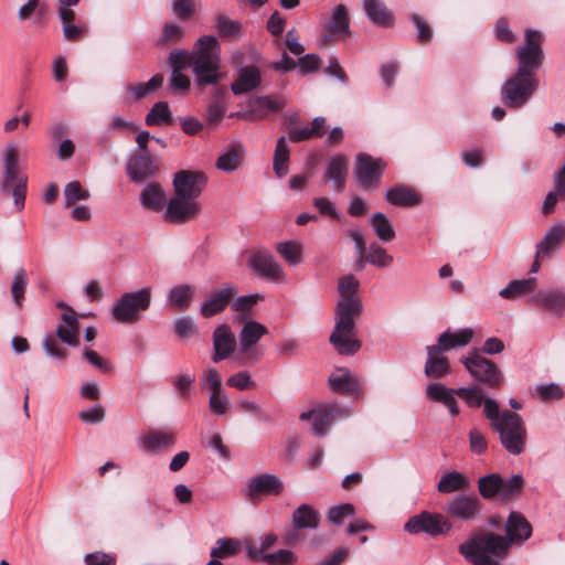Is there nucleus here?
I'll list each match as a JSON object with an SVG mask.
<instances>
[{"mask_svg": "<svg viewBox=\"0 0 565 565\" xmlns=\"http://www.w3.org/2000/svg\"><path fill=\"white\" fill-rule=\"evenodd\" d=\"M505 535L478 533L459 545L458 552L473 565H501L513 544H521L532 535L525 516L512 511L504 525Z\"/></svg>", "mask_w": 565, "mask_h": 565, "instance_id": "obj_1", "label": "nucleus"}, {"mask_svg": "<svg viewBox=\"0 0 565 565\" xmlns=\"http://www.w3.org/2000/svg\"><path fill=\"white\" fill-rule=\"evenodd\" d=\"M543 35L534 29H526L524 43L516 51V72L503 84L501 94L507 106L521 108L533 96L539 86L536 71L544 62Z\"/></svg>", "mask_w": 565, "mask_h": 565, "instance_id": "obj_2", "label": "nucleus"}, {"mask_svg": "<svg viewBox=\"0 0 565 565\" xmlns=\"http://www.w3.org/2000/svg\"><path fill=\"white\" fill-rule=\"evenodd\" d=\"M359 280L353 275L339 279L340 299L334 311V327L329 341L341 355H353L361 349L355 321L363 312V303L358 295Z\"/></svg>", "mask_w": 565, "mask_h": 565, "instance_id": "obj_3", "label": "nucleus"}, {"mask_svg": "<svg viewBox=\"0 0 565 565\" xmlns=\"http://www.w3.org/2000/svg\"><path fill=\"white\" fill-rule=\"evenodd\" d=\"M171 71H183L191 66L195 84L200 87L215 85L221 79V45L213 35L200 36L191 52L172 50L168 58Z\"/></svg>", "mask_w": 565, "mask_h": 565, "instance_id": "obj_4", "label": "nucleus"}, {"mask_svg": "<svg viewBox=\"0 0 565 565\" xmlns=\"http://www.w3.org/2000/svg\"><path fill=\"white\" fill-rule=\"evenodd\" d=\"M484 415L499 434L503 448L514 456L522 454L526 441V428L522 417L511 411L500 409L495 399L486 402Z\"/></svg>", "mask_w": 565, "mask_h": 565, "instance_id": "obj_5", "label": "nucleus"}, {"mask_svg": "<svg viewBox=\"0 0 565 565\" xmlns=\"http://www.w3.org/2000/svg\"><path fill=\"white\" fill-rule=\"evenodd\" d=\"M3 177L1 191L12 194L14 204L19 211L24 207L28 177L19 169V151L14 143H9L3 150Z\"/></svg>", "mask_w": 565, "mask_h": 565, "instance_id": "obj_6", "label": "nucleus"}, {"mask_svg": "<svg viewBox=\"0 0 565 565\" xmlns=\"http://www.w3.org/2000/svg\"><path fill=\"white\" fill-rule=\"evenodd\" d=\"M151 303V289L141 288L135 291L125 292L113 305L111 313L120 323H135L140 319L141 312L146 311Z\"/></svg>", "mask_w": 565, "mask_h": 565, "instance_id": "obj_7", "label": "nucleus"}, {"mask_svg": "<svg viewBox=\"0 0 565 565\" xmlns=\"http://www.w3.org/2000/svg\"><path fill=\"white\" fill-rule=\"evenodd\" d=\"M469 374L478 382L490 388L499 387L503 382V374L498 365L483 355L472 352L461 359Z\"/></svg>", "mask_w": 565, "mask_h": 565, "instance_id": "obj_8", "label": "nucleus"}, {"mask_svg": "<svg viewBox=\"0 0 565 565\" xmlns=\"http://www.w3.org/2000/svg\"><path fill=\"white\" fill-rule=\"evenodd\" d=\"M268 333L265 324L248 319L245 321L239 334V353L244 355L246 362L257 363L263 358V352L255 348L257 342Z\"/></svg>", "mask_w": 565, "mask_h": 565, "instance_id": "obj_9", "label": "nucleus"}, {"mask_svg": "<svg viewBox=\"0 0 565 565\" xmlns=\"http://www.w3.org/2000/svg\"><path fill=\"white\" fill-rule=\"evenodd\" d=\"M349 415L347 409L341 408L334 403L321 404L307 413L300 415L301 420H307L312 426V433L322 437L327 434L332 422Z\"/></svg>", "mask_w": 565, "mask_h": 565, "instance_id": "obj_10", "label": "nucleus"}, {"mask_svg": "<svg viewBox=\"0 0 565 565\" xmlns=\"http://www.w3.org/2000/svg\"><path fill=\"white\" fill-rule=\"evenodd\" d=\"M248 267L260 278L276 282L287 280L284 267L266 249L253 252L248 258Z\"/></svg>", "mask_w": 565, "mask_h": 565, "instance_id": "obj_11", "label": "nucleus"}, {"mask_svg": "<svg viewBox=\"0 0 565 565\" xmlns=\"http://www.w3.org/2000/svg\"><path fill=\"white\" fill-rule=\"evenodd\" d=\"M386 163L382 159L373 158L366 153H359L355 160L354 175L363 190H371L377 185Z\"/></svg>", "mask_w": 565, "mask_h": 565, "instance_id": "obj_12", "label": "nucleus"}, {"mask_svg": "<svg viewBox=\"0 0 565 565\" xmlns=\"http://www.w3.org/2000/svg\"><path fill=\"white\" fill-rule=\"evenodd\" d=\"M449 529L450 524L441 514L427 511L412 516L404 525V530L409 534L426 533L431 536L446 533Z\"/></svg>", "mask_w": 565, "mask_h": 565, "instance_id": "obj_13", "label": "nucleus"}, {"mask_svg": "<svg viewBox=\"0 0 565 565\" xmlns=\"http://www.w3.org/2000/svg\"><path fill=\"white\" fill-rule=\"evenodd\" d=\"M200 211L201 204L198 200L173 194L167 203L164 216L172 223L184 224L196 217Z\"/></svg>", "mask_w": 565, "mask_h": 565, "instance_id": "obj_14", "label": "nucleus"}, {"mask_svg": "<svg viewBox=\"0 0 565 565\" xmlns=\"http://www.w3.org/2000/svg\"><path fill=\"white\" fill-rule=\"evenodd\" d=\"M206 183L203 172L182 170L174 174V194L196 200Z\"/></svg>", "mask_w": 565, "mask_h": 565, "instance_id": "obj_15", "label": "nucleus"}, {"mask_svg": "<svg viewBox=\"0 0 565 565\" xmlns=\"http://www.w3.org/2000/svg\"><path fill=\"white\" fill-rule=\"evenodd\" d=\"M481 507V501L476 494H458L448 502L446 512L451 518L470 521L480 515Z\"/></svg>", "mask_w": 565, "mask_h": 565, "instance_id": "obj_16", "label": "nucleus"}, {"mask_svg": "<svg viewBox=\"0 0 565 565\" xmlns=\"http://www.w3.org/2000/svg\"><path fill=\"white\" fill-rule=\"evenodd\" d=\"M234 294L235 289L230 284H224L220 288L213 289L201 305L200 315L204 318H211L222 312Z\"/></svg>", "mask_w": 565, "mask_h": 565, "instance_id": "obj_17", "label": "nucleus"}, {"mask_svg": "<svg viewBox=\"0 0 565 565\" xmlns=\"http://www.w3.org/2000/svg\"><path fill=\"white\" fill-rule=\"evenodd\" d=\"M565 242V223L552 225L536 246V259H548Z\"/></svg>", "mask_w": 565, "mask_h": 565, "instance_id": "obj_18", "label": "nucleus"}, {"mask_svg": "<svg viewBox=\"0 0 565 565\" xmlns=\"http://www.w3.org/2000/svg\"><path fill=\"white\" fill-rule=\"evenodd\" d=\"M236 348V340L231 331V328L223 323L215 328L213 332V349L212 361L217 363L227 359Z\"/></svg>", "mask_w": 565, "mask_h": 565, "instance_id": "obj_19", "label": "nucleus"}, {"mask_svg": "<svg viewBox=\"0 0 565 565\" xmlns=\"http://www.w3.org/2000/svg\"><path fill=\"white\" fill-rule=\"evenodd\" d=\"M426 396L429 401L444 404L452 417L460 413L456 396L457 390L447 387L440 382H433L426 386Z\"/></svg>", "mask_w": 565, "mask_h": 565, "instance_id": "obj_20", "label": "nucleus"}, {"mask_svg": "<svg viewBox=\"0 0 565 565\" xmlns=\"http://www.w3.org/2000/svg\"><path fill=\"white\" fill-rule=\"evenodd\" d=\"M531 301L556 317L565 312V291L561 289H542Z\"/></svg>", "mask_w": 565, "mask_h": 565, "instance_id": "obj_21", "label": "nucleus"}, {"mask_svg": "<svg viewBox=\"0 0 565 565\" xmlns=\"http://www.w3.org/2000/svg\"><path fill=\"white\" fill-rule=\"evenodd\" d=\"M175 444L172 430L159 429L145 434L139 440V447L147 452H158Z\"/></svg>", "mask_w": 565, "mask_h": 565, "instance_id": "obj_22", "label": "nucleus"}, {"mask_svg": "<svg viewBox=\"0 0 565 565\" xmlns=\"http://www.w3.org/2000/svg\"><path fill=\"white\" fill-rule=\"evenodd\" d=\"M473 335L475 331L471 328H462L455 331L448 329L438 337V342L434 345L443 352L460 349L468 345L472 341Z\"/></svg>", "mask_w": 565, "mask_h": 565, "instance_id": "obj_23", "label": "nucleus"}, {"mask_svg": "<svg viewBox=\"0 0 565 565\" xmlns=\"http://www.w3.org/2000/svg\"><path fill=\"white\" fill-rule=\"evenodd\" d=\"M350 19L348 11L343 4H338L333 8L330 21L328 23L329 34L321 38L323 45L332 42L334 36H344L349 31Z\"/></svg>", "mask_w": 565, "mask_h": 565, "instance_id": "obj_24", "label": "nucleus"}, {"mask_svg": "<svg viewBox=\"0 0 565 565\" xmlns=\"http://www.w3.org/2000/svg\"><path fill=\"white\" fill-rule=\"evenodd\" d=\"M158 170L157 163L148 154H137L127 163V174L136 183L143 182Z\"/></svg>", "mask_w": 565, "mask_h": 565, "instance_id": "obj_25", "label": "nucleus"}, {"mask_svg": "<svg viewBox=\"0 0 565 565\" xmlns=\"http://www.w3.org/2000/svg\"><path fill=\"white\" fill-rule=\"evenodd\" d=\"M329 385L333 392L348 395H358L360 392V383L349 369L339 367L329 377Z\"/></svg>", "mask_w": 565, "mask_h": 565, "instance_id": "obj_26", "label": "nucleus"}, {"mask_svg": "<svg viewBox=\"0 0 565 565\" xmlns=\"http://www.w3.org/2000/svg\"><path fill=\"white\" fill-rule=\"evenodd\" d=\"M449 360L443 355V351L435 345L427 347V360L425 363L426 376L440 379L449 374Z\"/></svg>", "mask_w": 565, "mask_h": 565, "instance_id": "obj_27", "label": "nucleus"}, {"mask_svg": "<svg viewBox=\"0 0 565 565\" xmlns=\"http://www.w3.org/2000/svg\"><path fill=\"white\" fill-rule=\"evenodd\" d=\"M260 81V71L257 66H245L239 70L237 78L231 85V89L235 95H243L257 88Z\"/></svg>", "mask_w": 565, "mask_h": 565, "instance_id": "obj_28", "label": "nucleus"}, {"mask_svg": "<svg viewBox=\"0 0 565 565\" xmlns=\"http://www.w3.org/2000/svg\"><path fill=\"white\" fill-rule=\"evenodd\" d=\"M248 489L250 495H277L282 492L284 483L278 477L269 473H264L252 478L248 483Z\"/></svg>", "mask_w": 565, "mask_h": 565, "instance_id": "obj_29", "label": "nucleus"}, {"mask_svg": "<svg viewBox=\"0 0 565 565\" xmlns=\"http://www.w3.org/2000/svg\"><path fill=\"white\" fill-rule=\"evenodd\" d=\"M56 333L61 341L68 345L77 347L79 344V327L75 312L64 311L62 313Z\"/></svg>", "mask_w": 565, "mask_h": 565, "instance_id": "obj_30", "label": "nucleus"}, {"mask_svg": "<svg viewBox=\"0 0 565 565\" xmlns=\"http://www.w3.org/2000/svg\"><path fill=\"white\" fill-rule=\"evenodd\" d=\"M348 175V161L342 156H337L328 160L324 171V178L332 182L335 191H343Z\"/></svg>", "mask_w": 565, "mask_h": 565, "instance_id": "obj_31", "label": "nucleus"}, {"mask_svg": "<svg viewBox=\"0 0 565 565\" xmlns=\"http://www.w3.org/2000/svg\"><path fill=\"white\" fill-rule=\"evenodd\" d=\"M275 249L289 267H296L303 262L305 245L298 239L278 242Z\"/></svg>", "mask_w": 565, "mask_h": 565, "instance_id": "obj_32", "label": "nucleus"}, {"mask_svg": "<svg viewBox=\"0 0 565 565\" xmlns=\"http://www.w3.org/2000/svg\"><path fill=\"white\" fill-rule=\"evenodd\" d=\"M362 3L365 14L372 23L384 28L393 24V13L386 8L383 0H363Z\"/></svg>", "mask_w": 565, "mask_h": 565, "instance_id": "obj_33", "label": "nucleus"}, {"mask_svg": "<svg viewBox=\"0 0 565 565\" xmlns=\"http://www.w3.org/2000/svg\"><path fill=\"white\" fill-rule=\"evenodd\" d=\"M244 148L241 143H233L217 158L215 167L226 173L236 171L243 163Z\"/></svg>", "mask_w": 565, "mask_h": 565, "instance_id": "obj_34", "label": "nucleus"}, {"mask_svg": "<svg viewBox=\"0 0 565 565\" xmlns=\"http://www.w3.org/2000/svg\"><path fill=\"white\" fill-rule=\"evenodd\" d=\"M470 487V479L467 475L459 471H449L444 473L437 484L440 493L449 494L456 491H462Z\"/></svg>", "mask_w": 565, "mask_h": 565, "instance_id": "obj_35", "label": "nucleus"}, {"mask_svg": "<svg viewBox=\"0 0 565 565\" xmlns=\"http://www.w3.org/2000/svg\"><path fill=\"white\" fill-rule=\"evenodd\" d=\"M536 287L535 278L515 279L499 291V296L507 300H515L532 294Z\"/></svg>", "mask_w": 565, "mask_h": 565, "instance_id": "obj_36", "label": "nucleus"}, {"mask_svg": "<svg viewBox=\"0 0 565 565\" xmlns=\"http://www.w3.org/2000/svg\"><path fill=\"white\" fill-rule=\"evenodd\" d=\"M194 294V286L186 284L178 285L169 290L168 300L174 309L185 310L191 306Z\"/></svg>", "mask_w": 565, "mask_h": 565, "instance_id": "obj_37", "label": "nucleus"}, {"mask_svg": "<svg viewBox=\"0 0 565 565\" xmlns=\"http://www.w3.org/2000/svg\"><path fill=\"white\" fill-rule=\"evenodd\" d=\"M393 256H391L385 248L376 243H372L360 258L359 266L363 268L364 264H371L380 268L388 267L393 263Z\"/></svg>", "mask_w": 565, "mask_h": 565, "instance_id": "obj_38", "label": "nucleus"}, {"mask_svg": "<svg viewBox=\"0 0 565 565\" xmlns=\"http://www.w3.org/2000/svg\"><path fill=\"white\" fill-rule=\"evenodd\" d=\"M385 199L390 204L398 206H414L419 203L417 193L406 186H395L385 192Z\"/></svg>", "mask_w": 565, "mask_h": 565, "instance_id": "obj_39", "label": "nucleus"}, {"mask_svg": "<svg viewBox=\"0 0 565 565\" xmlns=\"http://www.w3.org/2000/svg\"><path fill=\"white\" fill-rule=\"evenodd\" d=\"M318 512L308 504H301L292 513V523L295 529H317L319 525Z\"/></svg>", "mask_w": 565, "mask_h": 565, "instance_id": "obj_40", "label": "nucleus"}, {"mask_svg": "<svg viewBox=\"0 0 565 565\" xmlns=\"http://www.w3.org/2000/svg\"><path fill=\"white\" fill-rule=\"evenodd\" d=\"M370 224L376 237L384 243H388L395 237V230L388 217L382 213L376 212L370 217Z\"/></svg>", "mask_w": 565, "mask_h": 565, "instance_id": "obj_41", "label": "nucleus"}, {"mask_svg": "<svg viewBox=\"0 0 565 565\" xmlns=\"http://www.w3.org/2000/svg\"><path fill=\"white\" fill-rule=\"evenodd\" d=\"M164 192L159 183L147 184L140 193V203L149 210H158L164 201Z\"/></svg>", "mask_w": 565, "mask_h": 565, "instance_id": "obj_42", "label": "nucleus"}, {"mask_svg": "<svg viewBox=\"0 0 565 565\" xmlns=\"http://www.w3.org/2000/svg\"><path fill=\"white\" fill-rule=\"evenodd\" d=\"M163 76L161 74L153 75L148 82L139 84H130L127 86V93L135 99L146 98L162 86Z\"/></svg>", "mask_w": 565, "mask_h": 565, "instance_id": "obj_43", "label": "nucleus"}, {"mask_svg": "<svg viewBox=\"0 0 565 565\" xmlns=\"http://www.w3.org/2000/svg\"><path fill=\"white\" fill-rule=\"evenodd\" d=\"M185 38V29L177 22L164 23L161 33L157 38L160 47L180 43Z\"/></svg>", "mask_w": 565, "mask_h": 565, "instance_id": "obj_44", "label": "nucleus"}, {"mask_svg": "<svg viewBox=\"0 0 565 565\" xmlns=\"http://www.w3.org/2000/svg\"><path fill=\"white\" fill-rule=\"evenodd\" d=\"M288 162H289V148L286 142L285 137H280L277 140L274 160H273V170L278 178H282L288 172Z\"/></svg>", "mask_w": 565, "mask_h": 565, "instance_id": "obj_45", "label": "nucleus"}, {"mask_svg": "<svg viewBox=\"0 0 565 565\" xmlns=\"http://www.w3.org/2000/svg\"><path fill=\"white\" fill-rule=\"evenodd\" d=\"M239 551V541L232 537H222L215 542V546L211 550V557L221 561L236 555Z\"/></svg>", "mask_w": 565, "mask_h": 565, "instance_id": "obj_46", "label": "nucleus"}, {"mask_svg": "<svg viewBox=\"0 0 565 565\" xmlns=\"http://www.w3.org/2000/svg\"><path fill=\"white\" fill-rule=\"evenodd\" d=\"M502 477L498 473H490L478 480V490L483 499L490 500L499 497Z\"/></svg>", "mask_w": 565, "mask_h": 565, "instance_id": "obj_47", "label": "nucleus"}, {"mask_svg": "<svg viewBox=\"0 0 565 565\" xmlns=\"http://www.w3.org/2000/svg\"><path fill=\"white\" fill-rule=\"evenodd\" d=\"M276 540L277 537L274 534H266L265 536L259 537L258 541L254 539L246 540L245 547L248 556L252 558L263 559V556L267 554L264 552L271 547Z\"/></svg>", "mask_w": 565, "mask_h": 565, "instance_id": "obj_48", "label": "nucleus"}, {"mask_svg": "<svg viewBox=\"0 0 565 565\" xmlns=\"http://www.w3.org/2000/svg\"><path fill=\"white\" fill-rule=\"evenodd\" d=\"M171 111L166 102L156 103L146 115L148 126L167 125L171 121Z\"/></svg>", "mask_w": 565, "mask_h": 565, "instance_id": "obj_49", "label": "nucleus"}, {"mask_svg": "<svg viewBox=\"0 0 565 565\" xmlns=\"http://www.w3.org/2000/svg\"><path fill=\"white\" fill-rule=\"evenodd\" d=\"M457 395L465 401V403L472 408H478L483 405L486 409V402L491 399L484 397L480 387H459L457 388Z\"/></svg>", "mask_w": 565, "mask_h": 565, "instance_id": "obj_50", "label": "nucleus"}, {"mask_svg": "<svg viewBox=\"0 0 565 565\" xmlns=\"http://www.w3.org/2000/svg\"><path fill=\"white\" fill-rule=\"evenodd\" d=\"M524 480L521 475H513L509 479L502 478V483L500 486L499 498L501 500H509L514 494L521 491L523 488Z\"/></svg>", "mask_w": 565, "mask_h": 565, "instance_id": "obj_51", "label": "nucleus"}, {"mask_svg": "<svg viewBox=\"0 0 565 565\" xmlns=\"http://www.w3.org/2000/svg\"><path fill=\"white\" fill-rule=\"evenodd\" d=\"M216 29L222 36L237 38L241 34L242 24L236 20L220 14L216 18Z\"/></svg>", "mask_w": 565, "mask_h": 565, "instance_id": "obj_52", "label": "nucleus"}, {"mask_svg": "<svg viewBox=\"0 0 565 565\" xmlns=\"http://www.w3.org/2000/svg\"><path fill=\"white\" fill-rule=\"evenodd\" d=\"M28 285L26 271L21 268L15 271L11 286V294L17 306H21L24 299V291Z\"/></svg>", "mask_w": 565, "mask_h": 565, "instance_id": "obj_53", "label": "nucleus"}, {"mask_svg": "<svg viewBox=\"0 0 565 565\" xmlns=\"http://www.w3.org/2000/svg\"><path fill=\"white\" fill-rule=\"evenodd\" d=\"M535 391L536 393L534 396L540 398L542 402L558 401L564 397V391L556 383L539 384Z\"/></svg>", "mask_w": 565, "mask_h": 565, "instance_id": "obj_54", "label": "nucleus"}, {"mask_svg": "<svg viewBox=\"0 0 565 565\" xmlns=\"http://www.w3.org/2000/svg\"><path fill=\"white\" fill-rule=\"evenodd\" d=\"M89 198V192L85 190L78 181H72L64 189L65 205L70 206L76 201H84Z\"/></svg>", "mask_w": 565, "mask_h": 565, "instance_id": "obj_55", "label": "nucleus"}, {"mask_svg": "<svg viewBox=\"0 0 565 565\" xmlns=\"http://www.w3.org/2000/svg\"><path fill=\"white\" fill-rule=\"evenodd\" d=\"M172 13L181 21H188L195 14L194 0H172Z\"/></svg>", "mask_w": 565, "mask_h": 565, "instance_id": "obj_56", "label": "nucleus"}, {"mask_svg": "<svg viewBox=\"0 0 565 565\" xmlns=\"http://www.w3.org/2000/svg\"><path fill=\"white\" fill-rule=\"evenodd\" d=\"M43 14L44 6L41 4L40 0H28L18 10V19L21 22H24L32 17L41 19Z\"/></svg>", "mask_w": 565, "mask_h": 565, "instance_id": "obj_57", "label": "nucleus"}, {"mask_svg": "<svg viewBox=\"0 0 565 565\" xmlns=\"http://www.w3.org/2000/svg\"><path fill=\"white\" fill-rule=\"evenodd\" d=\"M355 513V509L351 503H342L340 505L331 507L328 511V519L333 524H342L344 519L352 516Z\"/></svg>", "mask_w": 565, "mask_h": 565, "instance_id": "obj_58", "label": "nucleus"}, {"mask_svg": "<svg viewBox=\"0 0 565 565\" xmlns=\"http://www.w3.org/2000/svg\"><path fill=\"white\" fill-rule=\"evenodd\" d=\"M231 406L228 397L223 391L213 392L209 398V408L215 415H224Z\"/></svg>", "mask_w": 565, "mask_h": 565, "instance_id": "obj_59", "label": "nucleus"}, {"mask_svg": "<svg viewBox=\"0 0 565 565\" xmlns=\"http://www.w3.org/2000/svg\"><path fill=\"white\" fill-rule=\"evenodd\" d=\"M226 384L231 387L241 391L253 388L256 386L255 381L252 379L250 374L247 371H241L233 374L227 379Z\"/></svg>", "mask_w": 565, "mask_h": 565, "instance_id": "obj_60", "label": "nucleus"}, {"mask_svg": "<svg viewBox=\"0 0 565 565\" xmlns=\"http://www.w3.org/2000/svg\"><path fill=\"white\" fill-rule=\"evenodd\" d=\"M295 558V554L290 550H279L263 556V561L269 565H290Z\"/></svg>", "mask_w": 565, "mask_h": 565, "instance_id": "obj_61", "label": "nucleus"}, {"mask_svg": "<svg viewBox=\"0 0 565 565\" xmlns=\"http://www.w3.org/2000/svg\"><path fill=\"white\" fill-rule=\"evenodd\" d=\"M202 385L207 387L211 393L222 391V377L215 367H207L203 372Z\"/></svg>", "mask_w": 565, "mask_h": 565, "instance_id": "obj_62", "label": "nucleus"}, {"mask_svg": "<svg viewBox=\"0 0 565 565\" xmlns=\"http://www.w3.org/2000/svg\"><path fill=\"white\" fill-rule=\"evenodd\" d=\"M495 38L504 43H513L515 41V34L511 31L507 19L500 18L494 24Z\"/></svg>", "mask_w": 565, "mask_h": 565, "instance_id": "obj_63", "label": "nucleus"}, {"mask_svg": "<svg viewBox=\"0 0 565 565\" xmlns=\"http://www.w3.org/2000/svg\"><path fill=\"white\" fill-rule=\"evenodd\" d=\"M469 444L471 451L478 455L483 454L488 447L484 435L478 428H472L470 430Z\"/></svg>", "mask_w": 565, "mask_h": 565, "instance_id": "obj_64", "label": "nucleus"}]
</instances>
